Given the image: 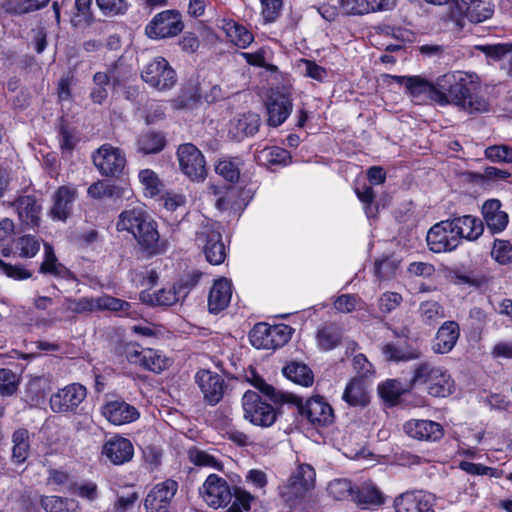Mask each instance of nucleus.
<instances>
[{
    "mask_svg": "<svg viewBox=\"0 0 512 512\" xmlns=\"http://www.w3.org/2000/svg\"><path fill=\"white\" fill-rule=\"evenodd\" d=\"M316 473L312 466L300 464L287 482L280 487V495L290 506L297 505L314 488Z\"/></svg>",
    "mask_w": 512,
    "mask_h": 512,
    "instance_id": "nucleus-3",
    "label": "nucleus"
},
{
    "mask_svg": "<svg viewBox=\"0 0 512 512\" xmlns=\"http://www.w3.org/2000/svg\"><path fill=\"white\" fill-rule=\"evenodd\" d=\"M340 6L345 14L363 15L372 12L370 0H341Z\"/></svg>",
    "mask_w": 512,
    "mask_h": 512,
    "instance_id": "nucleus-63",
    "label": "nucleus"
},
{
    "mask_svg": "<svg viewBox=\"0 0 512 512\" xmlns=\"http://www.w3.org/2000/svg\"><path fill=\"white\" fill-rule=\"evenodd\" d=\"M187 294L186 288L182 285H171L152 291L143 290L139 299L142 303L149 306H172Z\"/></svg>",
    "mask_w": 512,
    "mask_h": 512,
    "instance_id": "nucleus-19",
    "label": "nucleus"
},
{
    "mask_svg": "<svg viewBox=\"0 0 512 512\" xmlns=\"http://www.w3.org/2000/svg\"><path fill=\"white\" fill-rule=\"evenodd\" d=\"M202 500L211 508L218 509L228 505L232 491L227 481L217 474H210L199 489Z\"/></svg>",
    "mask_w": 512,
    "mask_h": 512,
    "instance_id": "nucleus-12",
    "label": "nucleus"
},
{
    "mask_svg": "<svg viewBox=\"0 0 512 512\" xmlns=\"http://www.w3.org/2000/svg\"><path fill=\"white\" fill-rule=\"evenodd\" d=\"M93 83L94 88L91 91L90 97L94 103L102 104L108 96L106 86L109 83V77L107 73H95L93 76Z\"/></svg>",
    "mask_w": 512,
    "mask_h": 512,
    "instance_id": "nucleus-55",
    "label": "nucleus"
},
{
    "mask_svg": "<svg viewBox=\"0 0 512 512\" xmlns=\"http://www.w3.org/2000/svg\"><path fill=\"white\" fill-rule=\"evenodd\" d=\"M138 180L144 190L159 192L164 188L158 174L151 169H142L138 173Z\"/></svg>",
    "mask_w": 512,
    "mask_h": 512,
    "instance_id": "nucleus-60",
    "label": "nucleus"
},
{
    "mask_svg": "<svg viewBox=\"0 0 512 512\" xmlns=\"http://www.w3.org/2000/svg\"><path fill=\"white\" fill-rule=\"evenodd\" d=\"M41 506L46 512H79L75 500L54 495L42 497Z\"/></svg>",
    "mask_w": 512,
    "mask_h": 512,
    "instance_id": "nucleus-43",
    "label": "nucleus"
},
{
    "mask_svg": "<svg viewBox=\"0 0 512 512\" xmlns=\"http://www.w3.org/2000/svg\"><path fill=\"white\" fill-rule=\"evenodd\" d=\"M498 199L487 200L482 206V214L488 228L494 233L503 231L508 224V215L502 211Z\"/></svg>",
    "mask_w": 512,
    "mask_h": 512,
    "instance_id": "nucleus-32",
    "label": "nucleus"
},
{
    "mask_svg": "<svg viewBox=\"0 0 512 512\" xmlns=\"http://www.w3.org/2000/svg\"><path fill=\"white\" fill-rule=\"evenodd\" d=\"M226 34L236 46L246 48L253 42V35L244 26L233 21L225 25Z\"/></svg>",
    "mask_w": 512,
    "mask_h": 512,
    "instance_id": "nucleus-47",
    "label": "nucleus"
},
{
    "mask_svg": "<svg viewBox=\"0 0 512 512\" xmlns=\"http://www.w3.org/2000/svg\"><path fill=\"white\" fill-rule=\"evenodd\" d=\"M302 414L314 425L326 426L333 422L334 413L323 397L315 396L307 400Z\"/></svg>",
    "mask_w": 512,
    "mask_h": 512,
    "instance_id": "nucleus-27",
    "label": "nucleus"
},
{
    "mask_svg": "<svg viewBox=\"0 0 512 512\" xmlns=\"http://www.w3.org/2000/svg\"><path fill=\"white\" fill-rule=\"evenodd\" d=\"M195 381L208 404L215 405L222 399L224 380L219 374L210 370H200L195 375Z\"/></svg>",
    "mask_w": 512,
    "mask_h": 512,
    "instance_id": "nucleus-20",
    "label": "nucleus"
},
{
    "mask_svg": "<svg viewBox=\"0 0 512 512\" xmlns=\"http://www.w3.org/2000/svg\"><path fill=\"white\" fill-rule=\"evenodd\" d=\"M196 244L205 255L206 260L212 265H220L226 258V247L222 241L220 226L207 220L202 223L196 232Z\"/></svg>",
    "mask_w": 512,
    "mask_h": 512,
    "instance_id": "nucleus-4",
    "label": "nucleus"
},
{
    "mask_svg": "<svg viewBox=\"0 0 512 512\" xmlns=\"http://www.w3.org/2000/svg\"><path fill=\"white\" fill-rule=\"evenodd\" d=\"M293 329L286 324H256L250 332L252 346L257 349H277L285 345L292 336Z\"/></svg>",
    "mask_w": 512,
    "mask_h": 512,
    "instance_id": "nucleus-5",
    "label": "nucleus"
},
{
    "mask_svg": "<svg viewBox=\"0 0 512 512\" xmlns=\"http://www.w3.org/2000/svg\"><path fill=\"white\" fill-rule=\"evenodd\" d=\"M353 499L362 509H375L384 504L385 495L373 482L366 481L357 487Z\"/></svg>",
    "mask_w": 512,
    "mask_h": 512,
    "instance_id": "nucleus-31",
    "label": "nucleus"
},
{
    "mask_svg": "<svg viewBox=\"0 0 512 512\" xmlns=\"http://www.w3.org/2000/svg\"><path fill=\"white\" fill-rule=\"evenodd\" d=\"M232 297V284L226 278L216 280L210 289L208 296V310L217 314L224 310Z\"/></svg>",
    "mask_w": 512,
    "mask_h": 512,
    "instance_id": "nucleus-30",
    "label": "nucleus"
},
{
    "mask_svg": "<svg viewBox=\"0 0 512 512\" xmlns=\"http://www.w3.org/2000/svg\"><path fill=\"white\" fill-rule=\"evenodd\" d=\"M16 207L23 223L32 228L39 225L41 207L37 204L33 195H21L16 200Z\"/></svg>",
    "mask_w": 512,
    "mask_h": 512,
    "instance_id": "nucleus-34",
    "label": "nucleus"
},
{
    "mask_svg": "<svg viewBox=\"0 0 512 512\" xmlns=\"http://www.w3.org/2000/svg\"><path fill=\"white\" fill-rule=\"evenodd\" d=\"M242 407L244 418L253 425L269 427L276 420L274 408L270 404L263 402L258 393L254 391H246L244 393Z\"/></svg>",
    "mask_w": 512,
    "mask_h": 512,
    "instance_id": "nucleus-11",
    "label": "nucleus"
},
{
    "mask_svg": "<svg viewBox=\"0 0 512 512\" xmlns=\"http://www.w3.org/2000/svg\"><path fill=\"white\" fill-rule=\"evenodd\" d=\"M102 454L111 463L122 465L132 459L134 447L129 439L122 436H114L104 443Z\"/></svg>",
    "mask_w": 512,
    "mask_h": 512,
    "instance_id": "nucleus-25",
    "label": "nucleus"
},
{
    "mask_svg": "<svg viewBox=\"0 0 512 512\" xmlns=\"http://www.w3.org/2000/svg\"><path fill=\"white\" fill-rule=\"evenodd\" d=\"M459 336L460 328L455 321L444 322L436 333L432 350L437 354L449 353L455 347Z\"/></svg>",
    "mask_w": 512,
    "mask_h": 512,
    "instance_id": "nucleus-28",
    "label": "nucleus"
},
{
    "mask_svg": "<svg viewBox=\"0 0 512 512\" xmlns=\"http://www.w3.org/2000/svg\"><path fill=\"white\" fill-rule=\"evenodd\" d=\"M92 297L72 298L66 297L62 303V311L73 314L93 312Z\"/></svg>",
    "mask_w": 512,
    "mask_h": 512,
    "instance_id": "nucleus-52",
    "label": "nucleus"
},
{
    "mask_svg": "<svg viewBox=\"0 0 512 512\" xmlns=\"http://www.w3.org/2000/svg\"><path fill=\"white\" fill-rule=\"evenodd\" d=\"M406 390L407 388L395 379L387 380L378 387L380 396L390 403H395Z\"/></svg>",
    "mask_w": 512,
    "mask_h": 512,
    "instance_id": "nucleus-51",
    "label": "nucleus"
},
{
    "mask_svg": "<svg viewBox=\"0 0 512 512\" xmlns=\"http://www.w3.org/2000/svg\"><path fill=\"white\" fill-rule=\"evenodd\" d=\"M188 457L190 462L199 467H206L218 471H222L224 468L223 462L217 456L198 448L190 449Z\"/></svg>",
    "mask_w": 512,
    "mask_h": 512,
    "instance_id": "nucleus-46",
    "label": "nucleus"
},
{
    "mask_svg": "<svg viewBox=\"0 0 512 512\" xmlns=\"http://www.w3.org/2000/svg\"><path fill=\"white\" fill-rule=\"evenodd\" d=\"M328 493L336 500H345L349 497H353L354 491L352 484L347 479H336L329 483Z\"/></svg>",
    "mask_w": 512,
    "mask_h": 512,
    "instance_id": "nucleus-58",
    "label": "nucleus"
},
{
    "mask_svg": "<svg viewBox=\"0 0 512 512\" xmlns=\"http://www.w3.org/2000/svg\"><path fill=\"white\" fill-rule=\"evenodd\" d=\"M139 149L145 154H153L161 151L164 147V139L160 134L147 133L142 135L139 140Z\"/></svg>",
    "mask_w": 512,
    "mask_h": 512,
    "instance_id": "nucleus-57",
    "label": "nucleus"
},
{
    "mask_svg": "<svg viewBox=\"0 0 512 512\" xmlns=\"http://www.w3.org/2000/svg\"><path fill=\"white\" fill-rule=\"evenodd\" d=\"M243 162L240 158H223L215 165V172L225 181L237 183L240 179V171Z\"/></svg>",
    "mask_w": 512,
    "mask_h": 512,
    "instance_id": "nucleus-39",
    "label": "nucleus"
},
{
    "mask_svg": "<svg viewBox=\"0 0 512 512\" xmlns=\"http://www.w3.org/2000/svg\"><path fill=\"white\" fill-rule=\"evenodd\" d=\"M297 68L304 76L319 82L323 81L327 76V71L325 68L319 66L315 61L309 59H300L297 62Z\"/></svg>",
    "mask_w": 512,
    "mask_h": 512,
    "instance_id": "nucleus-56",
    "label": "nucleus"
},
{
    "mask_svg": "<svg viewBox=\"0 0 512 512\" xmlns=\"http://www.w3.org/2000/svg\"><path fill=\"white\" fill-rule=\"evenodd\" d=\"M177 159L182 173L193 182H203L207 177L206 161L203 153L193 144H181L177 149Z\"/></svg>",
    "mask_w": 512,
    "mask_h": 512,
    "instance_id": "nucleus-6",
    "label": "nucleus"
},
{
    "mask_svg": "<svg viewBox=\"0 0 512 512\" xmlns=\"http://www.w3.org/2000/svg\"><path fill=\"white\" fill-rule=\"evenodd\" d=\"M407 90L413 98L419 101L430 99L441 106H445L447 102L444 92L437 86V81L433 84L418 76H413L407 80Z\"/></svg>",
    "mask_w": 512,
    "mask_h": 512,
    "instance_id": "nucleus-23",
    "label": "nucleus"
},
{
    "mask_svg": "<svg viewBox=\"0 0 512 512\" xmlns=\"http://www.w3.org/2000/svg\"><path fill=\"white\" fill-rule=\"evenodd\" d=\"M485 156L492 162H512V148L507 145H493L485 149Z\"/></svg>",
    "mask_w": 512,
    "mask_h": 512,
    "instance_id": "nucleus-64",
    "label": "nucleus"
},
{
    "mask_svg": "<svg viewBox=\"0 0 512 512\" xmlns=\"http://www.w3.org/2000/svg\"><path fill=\"white\" fill-rule=\"evenodd\" d=\"M87 389L80 383H72L58 389L51 395L49 404L55 413L74 412L77 407L85 400Z\"/></svg>",
    "mask_w": 512,
    "mask_h": 512,
    "instance_id": "nucleus-15",
    "label": "nucleus"
},
{
    "mask_svg": "<svg viewBox=\"0 0 512 512\" xmlns=\"http://www.w3.org/2000/svg\"><path fill=\"white\" fill-rule=\"evenodd\" d=\"M410 385L424 386L429 395L442 398L452 395L456 389L455 381L448 370L428 361L414 367Z\"/></svg>",
    "mask_w": 512,
    "mask_h": 512,
    "instance_id": "nucleus-2",
    "label": "nucleus"
},
{
    "mask_svg": "<svg viewBox=\"0 0 512 512\" xmlns=\"http://www.w3.org/2000/svg\"><path fill=\"white\" fill-rule=\"evenodd\" d=\"M381 350L386 360L389 361H409L420 357V352L418 350L398 346L392 343L383 345Z\"/></svg>",
    "mask_w": 512,
    "mask_h": 512,
    "instance_id": "nucleus-45",
    "label": "nucleus"
},
{
    "mask_svg": "<svg viewBox=\"0 0 512 512\" xmlns=\"http://www.w3.org/2000/svg\"><path fill=\"white\" fill-rule=\"evenodd\" d=\"M141 77L149 86L159 91L169 90L177 82L175 70L163 57L151 60L142 70Z\"/></svg>",
    "mask_w": 512,
    "mask_h": 512,
    "instance_id": "nucleus-9",
    "label": "nucleus"
},
{
    "mask_svg": "<svg viewBox=\"0 0 512 512\" xmlns=\"http://www.w3.org/2000/svg\"><path fill=\"white\" fill-rule=\"evenodd\" d=\"M459 242L461 239L476 240L483 233V223L479 218L471 215L454 218L450 220Z\"/></svg>",
    "mask_w": 512,
    "mask_h": 512,
    "instance_id": "nucleus-33",
    "label": "nucleus"
},
{
    "mask_svg": "<svg viewBox=\"0 0 512 512\" xmlns=\"http://www.w3.org/2000/svg\"><path fill=\"white\" fill-rule=\"evenodd\" d=\"M450 220L433 225L427 233V245L434 253L450 252L460 244Z\"/></svg>",
    "mask_w": 512,
    "mask_h": 512,
    "instance_id": "nucleus-16",
    "label": "nucleus"
},
{
    "mask_svg": "<svg viewBox=\"0 0 512 512\" xmlns=\"http://www.w3.org/2000/svg\"><path fill=\"white\" fill-rule=\"evenodd\" d=\"M183 22L180 14L173 10L158 13L145 28L149 38L162 39L174 37L183 30Z\"/></svg>",
    "mask_w": 512,
    "mask_h": 512,
    "instance_id": "nucleus-14",
    "label": "nucleus"
},
{
    "mask_svg": "<svg viewBox=\"0 0 512 512\" xmlns=\"http://www.w3.org/2000/svg\"><path fill=\"white\" fill-rule=\"evenodd\" d=\"M433 504L434 496L423 491L407 492L395 500L397 512H434Z\"/></svg>",
    "mask_w": 512,
    "mask_h": 512,
    "instance_id": "nucleus-21",
    "label": "nucleus"
},
{
    "mask_svg": "<svg viewBox=\"0 0 512 512\" xmlns=\"http://www.w3.org/2000/svg\"><path fill=\"white\" fill-rule=\"evenodd\" d=\"M94 166L105 176L120 175L126 165V156L124 152L110 144H104L99 147L92 155Z\"/></svg>",
    "mask_w": 512,
    "mask_h": 512,
    "instance_id": "nucleus-13",
    "label": "nucleus"
},
{
    "mask_svg": "<svg viewBox=\"0 0 512 512\" xmlns=\"http://www.w3.org/2000/svg\"><path fill=\"white\" fill-rule=\"evenodd\" d=\"M15 248L21 258H33L40 250V242L35 236L24 235L16 240Z\"/></svg>",
    "mask_w": 512,
    "mask_h": 512,
    "instance_id": "nucleus-50",
    "label": "nucleus"
},
{
    "mask_svg": "<svg viewBox=\"0 0 512 512\" xmlns=\"http://www.w3.org/2000/svg\"><path fill=\"white\" fill-rule=\"evenodd\" d=\"M260 127V116L254 112L238 114L228 124V136L234 141H241L253 136Z\"/></svg>",
    "mask_w": 512,
    "mask_h": 512,
    "instance_id": "nucleus-22",
    "label": "nucleus"
},
{
    "mask_svg": "<svg viewBox=\"0 0 512 512\" xmlns=\"http://www.w3.org/2000/svg\"><path fill=\"white\" fill-rule=\"evenodd\" d=\"M455 105L468 113H483L489 110V101L481 88L477 75L468 73L464 77L459 103Z\"/></svg>",
    "mask_w": 512,
    "mask_h": 512,
    "instance_id": "nucleus-10",
    "label": "nucleus"
},
{
    "mask_svg": "<svg viewBox=\"0 0 512 512\" xmlns=\"http://www.w3.org/2000/svg\"><path fill=\"white\" fill-rule=\"evenodd\" d=\"M40 273L51 274L58 278L75 280V276L61 263L49 243H44V258L40 265Z\"/></svg>",
    "mask_w": 512,
    "mask_h": 512,
    "instance_id": "nucleus-35",
    "label": "nucleus"
},
{
    "mask_svg": "<svg viewBox=\"0 0 512 512\" xmlns=\"http://www.w3.org/2000/svg\"><path fill=\"white\" fill-rule=\"evenodd\" d=\"M225 97L222 88L218 84L201 83L197 89V92L193 94L189 99L176 100V107L183 108L188 106L189 101L196 102L200 99H204L206 102L212 103L223 99Z\"/></svg>",
    "mask_w": 512,
    "mask_h": 512,
    "instance_id": "nucleus-36",
    "label": "nucleus"
},
{
    "mask_svg": "<svg viewBox=\"0 0 512 512\" xmlns=\"http://www.w3.org/2000/svg\"><path fill=\"white\" fill-rule=\"evenodd\" d=\"M117 231L133 235L139 246L149 255L165 252L166 243L160 239L157 223L140 209L123 211L118 218Z\"/></svg>",
    "mask_w": 512,
    "mask_h": 512,
    "instance_id": "nucleus-1",
    "label": "nucleus"
},
{
    "mask_svg": "<svg viewBox=\"0 0 512 512\" xmlns=\"http://www.w3.org/2000/svg\"><path fill=\"white\" fill-rule=\"evenodd\" d=\"M12 459L16 463H23L29 455V432L24 428L16 430L12 435Z\"/></svg>",
    "mask_w": 512,
    "mask_h": 512,
    "instance_id": "nucleus-42",
    "label": "nucleus"
},
{
    "mask_svg": "<svg viewBox=\"0 0 512 512\" xmlns=\"http://www.w3.org/2000/svg\"><path fill=\"white\" fill-rule=\"evenodd\" d=\"M453 4L450 17L459 26L463 25L464 18L472 23H481L491 18L494 12L491 0H453Z\"/></svg>",
    "mask_w": 512,
    "mask_h": 512,
    "instance_id": "nucleus-8",
    "label": "nucleus"
},
{
    "mask_svg": "<svg viewBox=\"0 0 512 512\" xmlns=\"http://www.w3.org/2000/svg\"><path fill=\"white\" fill-rule=\"evenodd\" d=\"M342 399L351 406H365L369 402L364 382L359 378L352 379L342 395Z\"/></svg>",
    "mask_w": 512,
    "mask_h": 512,
    "instance_id": "nucleus-37",
    "label": "nucleus"
},
{
    "mask_svg": "<svg viewBox=\"0 0 512 512\" xmlns=\"http://www.w3.org/2000/svg\"><path fill=\"white\" fill-rule=\"evenodd\" d=\"M253 386L275 403H298V398L296 396L276 390L273 386L266 383V381L260 377L254 378Z\"/></svg>",
    "mask_w": 512,
    "mask_h": 512,
    "instance_id": "nucleus-44",
    "label": "nucleus"
},
{
    "mask_svg": "<svg viewBox=\"0 0 512 512\" xmlns=\"http://www.w3.org/2000/svg\"><path fill=\"white\" fill-rule=\"evenodd\" d=\"M246 204L241 199V194H223L216 201V207L220 211L238 212L243 210Z\"/></svg>",
    "mask_w": 512,
    "mask_h": 512,
    "instance_id": "nucleus-61",
    "label": "nucleus"
},
{
    "mask_svg": "<svg viewBox=\"0 0 512 512\" xmlns=\"http://www.w3.org/2000/svg\"><path fill=\"white\" fill-rule=\"evenodd\" d=\"M178 490L175 480L167 479L156 484L147 494L144 506L147 512H169L171 502Z\"/></svg>",
    "mask_w": 512,
    "mask_h": 512,
    "instance_id": "nucleus-17",
    "label": "nucleus"
},
{
    "mask_svg": "<svg viewBox=\"0 0 512 512\" xmlns=\"http://www.w3.org/2000/svg\"><path fill=\"white\" fill-rule=\"evenodd\" d=\"M405 433L421 441H438L443 437L442 426L431 420L411 419L404 424Z\"/></svg>",
    "mask_w": 512,
    "mask_h": 512,
    "instance_id": "nucleus-24",
    "label": "nucleus"
},
{
    "mask_svg": "<svg viewBox=\"0 0 512 512\" xmlns=\"http://www.w3.org/2000/svg\"><path fill=\"white\" fill-rule=\"evenodd\" d=\"M467 72L454 71L441 75L437 78V86L439 90L444 92V96L447 100L445 106L448 104L459 103V97L461 95V89L464 84V77L467 76Z\"/></svg>",
    "mask_w": 512,
    "mask_h": 512,
    "instance_id": "nucleus-29",
    "label": "nucleus"
},
{
    "mask_svg": "<svg viewBox=\"0 0 512 512\" xmlns=\"http://www.w3.org/2000/svg\"><path fill=\"white\" fill-rule=\"evenodd\" d=\"M490 254L500 265L508 264L512 261V245L507 240L495 239Z\"/></svg>",
    "mask_w": 512,
    "mask_h": 512,
    "instance_id": "nucleus-53",
    "label": "nucleus"
},
{
    "mask_svg": "<svg viewBox=\"0 0 512 512\" xmlns=\"http://www.w3.org/2000/svg\"><path fill=\"white\" fill-rule=\"evenodd\" d=\"M293 103L288 89L272 90L267 102V122L272 127L280 126L291 114Z\"/></svg>",
    "mask_w": 512,
    "mask_h": 512,
    "instance_id": "nucleus-18",
    "label": "nucleus"
},
{
    "mask_svg": "<svg viewBox=\"0 0 512 512\" xmlns=\"http://www.w3.org/2000/svg\"><path fill=\"white\" fill-rule=\"evenodd\" d=\"M419 314L422 322L426 324H433L445 316L444 308L433 300L421 302Z\"/></svg>",
    "mask_w": 512,
    "mask_h": 512,
    "instance_id": "nucleus-49",
    "label": "nucleus"
},
{
    "mask_svg": "<svg viewBox=\"0 0 512 512\" xmlns=\"http://www.w3.org/2000/svg\"><path fill=\"white\" fill-rule=\"evenodd\" d=\"M93 301V312L94 311H102V310H108L113 312L118 311H128L130 308V303L114 298L110 295L104 294L99 297H92Z\"/></svg>",
    "mask_w": 512,
    "mask_h": 512,
    "instance_id": "nucleus-48",
    "label": "nucleus"
},
{
    "mask_svg": "<svg viewBox=\"0 0 512 512\" xmlns=\"http://www.w3.org/2000/svg\"><path fill=\"white\" fill-rule=\"evenodd\" d=\"M257 160L265 166L286 165L290 161V153L277 146L266 147L257 152Z\"/></svg>",
    "mask_w": 512,
    "mask_h": 512,
    "instance_id": "nucleus-41",
    "label": "nucleus"
},
{
    "mask_svg": "<svg viewBox=\"0 0 512 512\" xmlns=\"http://www.w3.org/2000/svg\"><path fill=\"white\" fill-rule=\"evenodd\" d=\"M97 6L106 16H117L124 14L128 9L126 0H96Z\"/></svg>",
    "mask_w": 512,
    "mask_h": 512,
    "instance_id": "nucleus-62",
    "label": "nucleus"
},
{
    "mask_svg": "<svg viewBox=\"0 0 512 512\" xmlns=\"http://www.w3.org/2000/svg\"><path fill=\"white\" fill-rule=\"evenodd\" d=\"M340 341V333L334 327H325L317 334V344L321 350L328 351L337 346Z\"/></svg>",
    "mask_w": 512,
    "mask_h": 512,
    "instance_id": "nucleus-59",
    "label": "nucleus"
},
{
    "mask_svg": "<svg viewBox=\"0 0 512 512\" xmlns=\"http://www.w3.org/2000/svg\"><path fill=\"white\" fill-rule=\"evenodd\" d=\"M334 307L341 313H350L354 310L366 308V303L356 295L343 294L334 301Z\"/></svg>",
    "mask_w": 512,
    "mask_h": 512,
    "instance_id": "nucleus-54",
    "label": "nucleus"
},
{
    "mask_svg": "<svg viewBox=\"0 0 512 512\" xmlns=\"http://www.w3.org/2000/svg\"><path fill=\"white\" fill-rule=\"evenodd\" d=\"M283 374L286 378L304 387H309L313 384V373L310 368L298 362H292L283 368Z\"/></svg>",
    "mask_w": 512,
    "mask_h": 512,
    "instance_id": "nucleus-38",
    "label": "nucleus"
},
{
    "mask_svg": "<svg viewBox=\"0 0 512 512\" xmlns=\"http://www.w3.org/2000/svg\"><path fill=\"white\" fill-rule=\"evenodd\" d=\"M102 415L113 425H124L136 421L140 417L139 411L132 405L114 400L102 407Z\"/></svg>",
    "mask_w": 512,
    "mask_h": 512,
    "instance_id": "nucleus-26",
    "label": "nucleus"
},
{
    "mask_svg": "<svg viewBox=\"0 0 512 512\" xmlns=\"http://www.w3.org/2000/svg\"><path fill=\"white\" fill-rule=\"evenodd\" d=\"M125 356L130 363L154 373H161L172 364V360L162 351L141 348L136 344H128L125 347Z\"/></svg>",
    "mask_w": 512,
    "mask_h": 512,
    "instance_id": "nucleus-7",
    "label": "nucleus"
},
{
    "mask_svg": "<svg viewBox=\"0 0 512 512\" xmlns=\"http://www.w3.org/2000/svg\"><path fill=\"white\" fill-rule=\"evenodd\" d=\"M74 194H54L50 216L54 220L66 221L74 207Z\"/></svg>",
    "mask_w": 512,
    "mask_h": 512,
    "instance_id": "nucleus-40",
    "label": "nucleus"
}]
</instances>
